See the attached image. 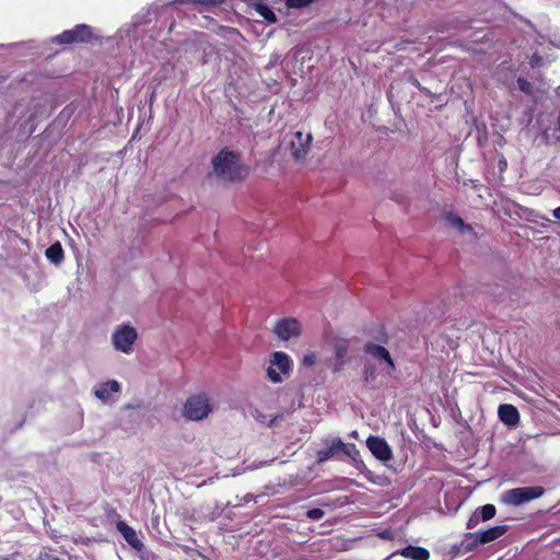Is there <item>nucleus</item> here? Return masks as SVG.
I'll list each match as a JSON object with an SVG mask.
<instances>
[{
	"label": "nucleus",
	"instance_id": "3",
	"mask_svg": "<svg viewBox=\"0 0 560 560\" xmlns=\"http://www.w3.org/2000/svg\"><path fill=\"white\" fill-rule=\"evenodd\" d=\"M138 338V332L130 324H121L114 328L110 337L112 345L116 351L124 354H131Z\"/></svg>",
	"mask_w": 560,
	"mask_h": 560
},
{
	"label": "nucleus",
	"instance_id": "28",
	"mask_svg": "<svg viewBox=\"0 0 560 560\" xmlns=\"http://www.w3.org/2000/svg\"><path fill=\"white\" fill-rule=\"evenodd\" d=\"M303 365L313 366L317 363V355L314 352L307 353L303 357L302 360Z\"/></svg>",
	"mask_w": 560,
	"mask_h": 560
},
{
	"label": "nucleus",
	"instance_id": "26",
	"mask_svg": "<svg viewBox=\"0 0 560 560\" xmlns=\"http://www.w3.org/2000/svg\"><path fill=\"white\" fill-rule=\"evenodd\" d=\"M517 86L518 89L525 93V94H533V86H532V83L528 82L527 80L523 79V78H518L517 79Z\"/></svg>",
	"mask_w": 560,
	"mask_h": 560
},
{
	"label": "nucleus",
	"instance_id": "4",
	"mask_svg": "<svg viewBox=\"0 0 560 560\" xmlns=\"http://www.w3.org/2000/svg\"><path fill=\"white\" fill-rule=\"evenodd\" d=\"M544 493L545 489L540 486L514 488L501 494V502L506 505L518 506L540 498Z\"/></svg>",
	"mask_w": 560,
	"mask_h": 560
},
{
	"label": "nucleus",
	"instance_id": "34",
	"mask_svg": "<svg viewBox=\"0 0 560 560\" xmlns=\"http://www.w3.org/2000/svg\"><path fill=\"white\" fill-rule=\"evenodd\" d=\"M252 498L250 494L246 495L245 500L248 501Z\"/></svg>",
	"mask_w": 560,
	"mask_h": 560
},
{
	"label": "nucleus",
	"instance_id": "17",
	"mask_svg": "<svg viewBox=\"0 0 560 560\" xmlns=\"http://www.w3.org/2000/svg\"><path fill=\"white\" fill-rule=\"evenodd\" d=\"M396 553L411 560H429L430 552L423 547L407 546Z\"/></svg>",
	"mask_w": 560,
	"mask_h": 560
},
{
	"label": "nucleus",
	"instance_id": "31",
	"mask_svg": "<svg viewBox=\"0 0 560 560\" xmlns=\"http://www.w3.org/2000/svg\"><path fill=\"white\" fill-rule=\"evenodd\" d=\"M35 560H59L57 557L50 555L49 552H40Z\"/></svg>",
	"mask_w": 560,
	"mask_h": 560
},
{
	"label": "nucleus",
	"instance_id": "25",
	"mask_svg": "<svg viewBox=\"0 0 560 560\" xmlns=\"http://www.w3.org/2000/svg\"><path fill=\"white\" fill-rule=\"evenodd\" d=\"M316 0H285V3L289 8L302 9V8H305L310 4H312Z\"/></svg>",
	"mask_w": 560,
	"mask_h": 560
},
{
	"label": "nucleus",
	"instance_id": "27",
	"mask_svg": "<svg viewBox=\"0 0 560 560\" xmlns=\"http://www.w3.org/2000/svg\"><path fill=\"white\" fill-rule=\"evenodd\" d=\"M324 511L322 509H311L306 512V516L310 518V520H313V521H319L323 518L324 516Z\"/></svg>",
	"mask_w": 560,
	"mask_h": 560
},
{
	"label": "nucleus",
	"instance_id": "20",
	"mask_svg": "<svg viewBox=\"0 0 560 560\" xmlns=\"http://www.w3.org/2000/svg\"><path fill=\"white\" fill-rule=\"evenodd\" d=\"M350 341L348 339H337L334 343L335 358L348 361Z\"/></svg>",
	"mask_w": 560,
	"mask_h": 560
},
{
	"label": "nucleus",
	"instance_id": "14",
	"mask_svg": "<svg viewBox=\"0 0 560 560\" xmlns=\"http://www.w3.org/2000/svg\"><path fill=\"white\" fill-rule=\"evenodd\" d=\"M119 390L120 384L116 380H110L102 383L97 388H95L94 395L103 402H107L110 399V395L116 394Z\"/></svg>",
	"mask_w": 560,
	"mask_h": 560
},
{
	"label": "nucleus",
	"instance_id": "29",
	"mask_svg": "<svg viewBox=\"0 0 560 560\" xmlns=\"http://www.w3.org/2000/svg\"><path fill=\"white\" fill-rule=\"evenodd\" d=\"M480 522H483L479 516V512H474V514L469 517L467 522V528L476 527Z\"/></svg>",
	"mask_w": 560,
	"mask_h": 560
},
{
	"label": "nucleus",
	"instance_id": "15",
	"mask_svg": "<svg viewBox=\"0 0 560 560\" xmlns=\"http://www.w3.org/2000/svg\"><path fill=\"white\" fill-rule=\"evenodd\" d=\"M498 415L500 420L506 425H515L520 421L517 409L509 404L500 405Z\"/></svg>",
	"mask_w": 560,
	"mask_h": 560
},
{
	"label": "nucleus",
	"instance_id": "11",
	"mask_svg": "<svg viewBox=\"0 0 560 560\" xmlns=\"http://www.w3.org/2000/svg\"><path fill=\"white\" fill-rule=\"evenodd\" d=\"M342 446L343 442L339 438L325 441V446L316 453V462L323 464L331 458H338Z\"/></svg>",
	"mask_w": 560,
	"mask_h": 560
},
{
	"label": "nucleus",
	"instance_id": "22",
	"mask_svg": "<svg viewBox=\"0 0 560 560\" xmlns=\"http://www.w3.org/2000/svg\"><path fill=\"white\" fill-rule=\"evenodd\" d=\"M256 11L268 22L275 23L277 21L275 12L266 4H257Z\"/></svg>",
	"mask_w": 560,
	"mask_h": 560
},
{
	"label": "nucleus",
	"instance_id": "12",
	"mask_svg": "<svg viewBox=\"0 0 560 560\" xmlns=\"http://www.w3.org/2000/svg\"><path fill=\"white\" fill-rule=\"evenodd\" d=\"M364 351H365V353L372 355L373 358H375L377 360L385 361L389 371L395 370L394 361H393L389 352L383 346L368 342L364 346Z\"/></svg>",
	"mask_w": 560,
	"mask_h": 560
},
{
	"label": "nucleus",
	"instance_id": "30",
	"mask_svg": "<svg viewBox=\"0 0 560 560\" xmlns=\"http://www.w3.org/2000/svg\"><path fill=\"white\" fill-rule=\"evenodd\" d=\"M347 362L348 361H346V360L335 358V362L332 364V372H335V373L341 372Z\"/></svg>",
	"mask_w": 560,
	"mask_h": 560
},
{
	"label": "nucleus",
	"instance_id": "13",
	"mask_svg": "<svg viewBox=\"0 0 560 560\" xmlns=\"http://www.w3.org/2000/svg\"><path fill=\"white\" fill-rule=\"evenodd\" d=\"M444 220L448 226L456 229L460 234L468 235L471 240L476 237L472 226L466 224L462 218L453 214L452 212L445 213Z\"/></svg>",
	"mask_w": 560,
	"mask_h": 560
},
{
	"label": "nucleus",
	"instance_id": "24",
	"mask_svg": "<svg viewBox=\"0 0 560 560\" xmlns=\"http://www.w3.org/2000/svg\"><path fill=\"white\" fill-rule=\"evenodd\" d=\"M362 378L365 383L370 384L376 378V369L374 365L365 363L362 371Z\"/></svg>",
	"mask_w": 560,
	"mask_h": 560
},
{
	"label": "nucleus",
	"instance_id": "32",
	"mask_svg": "<svg viewBox=\"0 0 560 560\" xmlns=\"http://www.w3.org/2000/svg\"><path fill=\"white\" fill-rule=\"evenodd\" d=\"M552 215L560 220V206L552 211Z\"/></svg>",
	"mask_w": 560,
	"mask_h": 560
},
{
	"label": "nucleus",
	"instance_id": "21",
	"mask_svg": "<svg viewBox=\"0 0 560 560\" xmlns=\"http://www.w3.org/2000/svg\"><path fill=\"white\" fill-rule=\"evenodd\" d=\"M224 0H173L172 3H191L197 7L219 5Z\"/></svg>",
	"mask_w": 560,
	"mask_h": 560
},
{
	"label": "nucleus",
	"instance_id": "2",
	"mask_svg": "<svg viewBox=\"0 0 560 560\" xmlns=\"http://www.w3.org/2000/svg\"><path fill=\"white\" fill-rule=\"evenodd\" d=\"M211 412L210 399L203 393L190 396L183 407V417L188 421H201Z\"/></svg>",
	"mask_w": 560,
	"mask_h": 560
},
{
	"label": "nucleus",
	"instance_id": "35",
	"mask_svg": "<svg viewBox=\"0 0 560 560\" xmlns=\"http://www.w3.org/2000/svg\"><path fill=\"white\" fill-rule=\"evenodd\" d=\"M558 90H560V88Z\"/></svg>",
	"mask_w": 560,
	"mask_h": 560
},
{
	"label": "nucleus",
	"instance_id": "33",
	"mask_svg": "<svg viewBox=\"0 0 560 560\" xmlns=\"http://www.w3.org/2000/svg\"><path fill=\"white\" fill-rule=\"evenodd\" d=\"M276 419H272L269 423V427H271L275 423Z\"/></svg>",
	"mask_w": 560,
	"mask_h": 560
},
{
	"label": "nucleus",
	"instance_id": "23",
	"mask_svg": "<svg viewBox=\"0 0 560 560\" xmlns=\"http://www.w3.org/2000/svg\"><path fill=\"white\" fill-rule=\"evenodd\" d=\"M476 512H479V516L483 522H486L494 517L497 509L493 504H486L480 509H477Z\"/></svg>",
	"mask_w": 560,
	"mask_h": 560
},
{
	"label": "nucleus",
	"instance_id": "5",
	"mask_svg": "<svg viewBox=\"0 0 560 560\" xmlns=\"http://www.w3.org/2000/svg\"><path fill=\"white\" fill-rule=\"evenodd\" d=\"M508 530L506 525H497L486 530L469 533L465 537L467 549L471 550L480 545H485L503 536Z\"/></svg>",
	"mask_w": 560,
	"mask_h": 560
},
{
	"label": "nucleus",
	"instance_id": "8",
	"mask_svg": "<svg viewBox=\"0 0 560 560\" xmlns=\"http://www.w3.org/2000/svg\"><path fill=\"white\" fill-rule=\"evenodd\" d=\"M276 336L283 341L300 337L302 332L301 323L294 317L279 319L273 328Z\"/></svg>",
	"mask_w": 560,
	"mask_h": 560
},
{
	"label": "nucleus",
	"instance_id": "7",
	"mask_svg": "<svg viewBox=\"0 0 560 560\" xmlns=\"http://www.w3.org/2000/svg\"><path fill=\"white\" fill-rule=\"evenodd\" d=\"M93 39L92 27L86 24H79L72 30L63 31L54 38L59 44L89 43Z\"/></svg>",
	"mask_w": 560,
	"mask_h": 560
},
{
	"label": "nucleus",
	"instance_id": "10",
	"mask_svg": "<svg viewBox=\"0 0 560 560\" xmlns=\"http://www.w3.org/2000/svg\"><path fill=\"white\" fill-rule=\"evenodd\" d=\"M366 446L371 453L381 462H388L393 458V452L385 439L380 436H369Z\"/></svg>",
	"mask_w": 560,
	"mask_h": 560
},
{
	"label": "nucleus",
	"instance_id": "9",
	"mask_svg": "<svg viewBox=\"0 0 560 560\" xmlns=\"http://www.w3.org/2000/svg\"><path fill=\"white\" fill-rule=\"evenodd\" d=\"M311 133H303L302 131H295L292 135L290 141L291 154L295 160H302L306 156L312 142Z\"/></svg>",
	"mask_w": 560,
	"mask_h": 560
},
{
	"label": "nucleus",
	"instance_id": "19",
	"mask_svg": "<svg viewBox=\"0 0 560 560\" xmlns=\"http://www.w3.org/2000/svg\"><path fill=\"white\" fill-rule=\"evenodd\" d=\"M341 453L345 454L347 457H349L355 464L357 468H359V469L364 468L365 469V465L360 459V452H359V450L357 448V446L354 444H351V443L346 444V443H343V446L341 448Z\"/></svg>",
	"mask_w": 560,
	"mask_h": 560
},
{
	"label": "nucleus",
	"instance_id": "6",
	"mask_svg": "<svg viewBox=\"0 0 560 560\" xmlns=\"http://www.w3.org/2000/svg\"><path fill=\"white\" fill-rule=\"evenodd\" d=\"M292 369V361L290 357L281 351H277L272 354L270 364L267 369L268 378L272 383H281L282 376L288 375Z\"/></svg>",
	"mask_w": 560,
	"mask_h": 560
},
{
	"label": "nucleus",
	"instance_id": "18",
	"mask_svg": "<svg viewBox=\"0 0 560 560\" xmlns=\"http://www.w3.org/2000/svg\"><path fill=\"white\" fill-rule=\"evenodd\" d=\"M46 258L54 265L59 266L63 259V248L60 242H55L45 250Z\"/></svg>",
	"mask_w": 560,
	"mask_h": 560
},
{
	"label": "nucleus",
	"instance_id": "16",
	"mask_svg": "<svg viewBox=\"0 0 560 560\" xmlns=\"http://www.w3.org/2000/svg\"><path fill=\"white\" fill-rule=\"evenodd\" d=\"M119 533L122 535L125 540L133 548L140 550L143 544L138 539L136 530L124 522L117 524Z\"/></svg>",
	"mask_w": 560,
	"mask_h": 560
},
{
	"label": "nucleus",
	"instance_id": "1",
	"mask_svg": "<svg viewBox=\"0 0 560 560\" xmlns=\"http://www.w3.org/2000/svg\"><path fill=\"white\" fill-rule=\"evenodd\" d=\"M212 174L221 182H237L245 178L248 174L240 159V155L222 150L212 159Z\"/></svg>",
	"mask_w": 560,
	"mask_h": 560
}]
</instances>
